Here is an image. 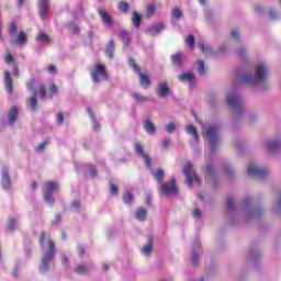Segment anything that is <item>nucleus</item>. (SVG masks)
Here are the masks:
<instances>
[{
	"mask_svg": "<svg viewBox=\"0 0 281 281\" xmlns=\"http://www.w3.org/2000/svg\"><path fill=\"white\" fill-rule=\"evenodd\" d=\"M267 75H268L267 65L260 64L257 67L256 76L251 74H246L243 77V82H248L249 85H258V82H263V80L267 79Z\"/></svg>",
	"mask_w": 281,
	"mask_h": 281,
	"instance_id": "f257e3e1",
	"label": "nucleus"
},
{
	"mask_svg": "<svg viewBox=\"0 0 281 281\" xmlns=\"http://www.w3.org/2000/svg\"><path fill=\"white\" fill-rule=\"evenodd\" d=\"M55 254H56V243L54 241V239H48V247L42 258V263L40 266V273H45L47 269H49V261L53 260Z\"/></svg>",
	"mask_w": 281,
	"mask_h": 281,
	"instance_id": "f03ea898",
	"label": "nucleus"
},
{
	"mask_svg": "<svg viewBox=\"0 0 281 281\" xmlns=\"http://www.w3.org/2000/svg\"><path fill=\"white\" fill-rule=\"evenodd\" d=\"M130 66L135 71V74H138L139 76V85L143 89H150L153 82L150 81V77L142 72V68L137 65V61H135L134 58H130L128 60Z\"/></svg>",
	"mask_w": 281,
	"mask_h": 281,
	"instance_id": "7ed1b4c3",
	"label": "nucleus"
},
{
	"mask_svg": "<svg viewBox=\"0 0 281 281\" xmlns=\"http://www.w3.org/2000/svg\"><path fill=\"white\" fill-rule=\"evenodd\" d=\"M183 175L187 179V184L189 186V188H192L193 183H198L200 186L201 178H199L196 171H194L192 162H188L187 165H184Z\"/></svg>",
	"mask_w": 281,
	"mask_h": 281,
	"instance_id": "20e7f679",
	"label": "nucleus"
},
{
	"mask_svg": "<svg viewBox=\"0 0 281 281\" xmlns=\"http://www.w3.org/2000/svg\"><path fill=\"white\" fill-rule=\"evenodd\" d=\"M93 82H102L109 80V72H106V67L102 64H98L90 71Z\"/></svg>",
	"mask_w": 281,
	"mask_h": 281,
	"instance_id": "39448f33",
	"label": "nucleus"
},
{
	"mask_svg": "<svg viewBox=\"0 0 281 281\" xmlns=\"http://www.w3.org/2000/svg\"><path fill=\"white\" fill-rule=\"evenodd\" d=\"M160 194L166 196L179 194V188L177 187V179L171 178L169 182H161L159 187Z\"/></svg>",
	"mask_w": 281,
	"mask_h": 281,
	"instance_id": "423d86ee",
	"label": "nucleus"
},
{
	"mask_svg": "<svg viewBox=\"0 0 281 281\" xmlns=\"http://www.w3.org/2000/svg\"><path fill=\"white\" fill-rule=\"evenodd\" d=\"M204 136L210 142L211 153H216L218 146V127L211 126L205 130Z\"/></svg>",
	"mask_w": 281,
	"mask_h": 281,
	"instance_id": "0eeeda50",
	"label": "nucleus"
},
{
	"mask_svg": "<svg viewBox=\"0 0 281 281\" xmlns=\"http://www.w3.org/2000/svg\"><path fill=\"white\" fill-rule=\"evenodd\" d=\"M58 190V183L56 181H47L44 184V200L48 205H54V192Z\"/></svg>",
	"mask_w": 281,
	"mask_h": 281,
	"instance_id": "6e6552de",
	"label": "nucleus"
},
{
	"mask_svg": "<svg viewBox=\"0 0 281 281\" xmlns=\"http://www.w3.org/2000/svg\"><path fill=\"white\" fill-rule=\"evenodd\" d=\"M226 102L233 109L234 113H243V103L238 95L234 93L227 94Z\"/></svg>",
	"mask_w": 281,
	"mask_h": 281,
	"instance_id": "1a4fd4ad",
	"label": "nucleus"
},
{
	"mask_svg": "<svg viewBox=\"0 0 281 281\" xmlns=\"http://www.w3.org/2000/svg\"><path fill=\"white\" fill-rule=\"evenodd\" d=\"M247 172L250 175V177H258L259 179H262V177H267V175H269V170L256 165H249Z\"/></svg>",
	"mask_w": 281,
	"mask_h": 281,
	"instance_id": "9d476101",
	"label": "nucleus"
},
{
	"mask_svg": "<svg viewBox=\"0 0 281 281\" xmlns=\"http://www.w3.org/2000/svg\"><path fill=\"white\" fill-rule=\"evenodd\" d=\"M134 150L136 155H138V157H143L145 166H147V168H150V156L144 153V145H142V143H135Z\"/></svg>",
	"mask_w": 281,
	"mask_h": 281,
	"instance_id": "9b49d317",
	"label": "nucleus"
},
{
	"mask_svg": "<svg viewBox=\"0 0 281 281\" xmlns=\"http://www.w3.org/2000/svg\"><path fill=\"white\" fill-rule=\"evenodd\" d=\"M38 10L40 18L42 19V21H45V19H47V12H49V0H40Z\"/></svg>",
	"mask_w": 281,
	"mask_h": 281,
	"instance_id": "f8f14e48",
	"label": "nucleus"
},
{
	"mask_svg": "<svg viewBox=\"0 0 281 281\" xmlns=\"http://www.w3.org/2000/svg\"><path fill=\"white\" fill-rule=\"evenodd\" d=\"M2 178H1V184L4 190H10L12 188V181L10 180V172L8 171V168H3L1 171Z\"/></svg>",
	"mask_w": 281,
	"mask_h": 281,
	"instance_id": "ddd939ff",
	"label": "nucleus"
},
{
	"mask_svg": "<svg viewBox=\"0 0 281 281\" xmlns=\"http://www.w3.org/2000/svg\"><path fill=\"white\" fill-rule=\"evenodd\" d=\"M3 76L8 93H14V81L12 80V75H10V71L4 70Z\"/></svg>",
	"mask_w": 281,
	"mask_h": 281,
	"instance_id": "4468645a",
	"label": "nucleus"
},
{
	"mask_svg": "<svg viewBox=\"0 0 281 281\" xmlns=\"http://www.w3.org/2000/svg\"><path fill=\"white\" fill-rule=\"evenodd\" d=\"M156 93H157L158 98H166V95H169L170 88L168 87V83H166V81L158 83Z\"/></svg>",
	"mask_w": 281,
	"mask_h": 281,
	"instance_id": "2eb2a0df",
	"label": "nucleus"
},
{
	"mask_svg": "<svg viewBox=\"0 0 281 281\" xmlns=\"http://www.w3.org/2000/svg\"><path fill=\"white\" fill-rule=\"evenodd\" d=\"M98 14L103 21L104 25H108V27L113 26V18H111L106 11L98 9Z\"/></svg>",
	"mask_w": 281,
	"mask_h": 281,
	"instance_id": "dca6fc26",
	"label": "nucleus"
},
{
	"mask_svg": "<svg viewBox=\"0 0 281 281\" xmlns=\"http://www.w3.org/2000/svg\"><path fill=\"white\" fill-rule=\"evenodd\" d=\"M114 54H115V41L110 40L105 48V55L108 56V58L112 60V58H114Z\"/></svg>",
	"mask_w": 281,
	"mask_h": 281,
	"instance_id": "f3484780",
	"label": "nucleus"
},
{
	"mask_svg": "<svg viewBox=\"0 0 281 281\" xmlns=\"http://www.w3.org/2000/svg\"><path fill=\"white\" fill-rule=\"evenodd\" d=\"M16 117H19V109L16 105H13L9 111V124H14Z\"/></svg>",
	"mask_w": 281,
	"mask_h": 281,
	"instance_id": "a211bd4d",
	"label": "nucleus"
},
{
	"mask_svg": "<svg viewBox=\"0 0 281 281\" xmlns=\"http://www.w3.org/2000/svg\"><path fill=\"white\" fill-rule=\"evenodd\" d=\"M171 63L175 67H183V56L181 53H177L171 56Z\"/></svg>",
	"mask_w": 281,
	"mask_h": 281,
	"instance_id": "6ab92c4d",
	"label": "nucleus"
},
{
	"mask_svg": "<svg viewBox=\"0 0 281 281\" xmlns=\"http://www.w3.org/2000/svg\"><path fill=\"white\" fill-rule=\"evenodd\" d=\"M144 130L149 135H155V132L157 131V127H155V124L150 120H145Z\"/></svg>",
	"mask_w": 281,
	"mask_h": 281,
	"instance_id": "aec40b11",
	"label": "nucleus"
},
{
	"mask_svg": "<svg viewBox=\"0 0 281 281\" xmlns=\"http://www.w3.org/2000/svg\"><path fill=\"white\" fill-rule=\"evenodd\" d=\"M180 82H189L190 85H194V75L192 72H184L179 76Z\"/></svg>",
	"mask_w": 281,
	"mask_h": 281,
	"instance_id": "412c9836",
	"label": "nucleus"
},
{
	"mask_svg": "<svg viewBox=\"0 0 281 281\" xmlns=\"http://www.w3.org/2000/svg\"><path fill=\"white\" fill-rule=\"evenodd\" d=\"M165 27L164 23L156 24L148 30V34L149 36H155L156 34H159V32H162Z\"/></svg>",
	"mask_w": 281,
	"mask_h": 281,
	"instance_id": "4be33fe9",
	"label": "nucleus"
},
{
	"mask_svg": "<svg viewBox=\"0 0 281 281\" xmlns=\"http://www.w3.org/2000/svg\"><path fill=\"white\" fill-rule=\"evenodd\" d=\"M142 254H144V256H150V254H153V238L148 239L147 245H145L142 249H140Z\"/></svg>",
	"mask_w": 281,
	"mask_h": 281,
	"instance_id": "5701e85b",
	"label": "nucleus"
},
{
	"mask_svg": "<svg viewBox=\"0 0 281 281\" xmlns=\"http://www.w3.org/2000/svg\"><path fill=\"white\" fill-rule=\"evenodd\" d=\"M15 43L19 45H25L27 43V34H25L23 31H19Z\"/></svg>",
	"mask_w": 281,
	"mask_h": 281,
	"instance_id": "b1692460",
	"label": "nucleus"
},
{
	"mask_svg": "<svg viewBox=\"0 0 281 281\" xmlns=\"http://www.w3.org/2000/svg\"><path fill=\"white\" fill-rule=\"evenodd\" d=\"M154 179L158 181V183H164V178L166 177V173L162 171V169H157L156 171L153 172Z\"/></svg>",
	"mask_w": 281,
	"mask_h": 281,
	"instance_id": "393cba45",
	"label": "nucleus"
},
{
	"mask_svg": "<svg viewBox=\"0 0 281 281\" xmlns=\"http://www.w3.org/2000/svg\"><path fill=\"white\" fill-rule=\"evenodd\" d=\"M135 216L137 221H144L146 216H148V211H146L144 207H139L136 210Z\"/></svg>",
	"mask_w": 281,
	"mask_h": 281,
	"instance_id": "a878e982",
	"label": "nucleus"
},
{
	"mask_svg": "<svg viewBox=\"0 0 281 281\" xmlns=\"http://www.w3.org/2000/svg\"><path fill=\"white\" fill-rule=\"evenodd\" d=\"M186 131L189 135H193L195 142H199V133L196 132V127L194 125H187Z\"/></svg>",
	"mask_w": 281,
	"mask_h": 281,
	"instance_id": "bb28decb",
	"label": "nucleus"
},
{
	"mask_svg": "<svg viewBox=\"0 0 281 281\" xmlns=\"http://www.w3.org/2000/svg\"><path fill=\"white\" fill-rule=\"evenodd\" d=\"M119 36L124 45H128V43H131V34H128L126 31H120Z\"/></svg>",
	"mask_w": 281,
	"mask_h": 281,
	"instance_id": "cd10ccee",
	"label": "nucleus"
},
{
	"mask_svg": "<svg viewBox=\"0 0 281 281\" xmlns=\"http://www.w3.org/2000/svg\"><path fill=\"white\" fill-rule=\"evenodd\" d=\"M132 23L135 25V27H140L142 25V15L136 11L133 12Z\"/></svg>",
	"mask_w": 281,
	"mask_h": 281,
	"instance_id": "c85d7f7f",
	"label": "nucleus"
},
{
	"mask_svg": "<svg viewBox=\"0 0 281 281\" xmlns=\"http://www.w3.org/2000/svg\"><path fill=\"white\" fill-rule=\"evenodd\" d=\"M75 273H77L78 276H85V274L89 273V268L85 265H78L75 268Z\"/></svg>",
	"mask_w": 281,
	"mask_h": 281,
	"instance_id": "c756f323",
	"label": "nucleus"
},
{
	"mask_svg": "<svg viewBox=\"0 0 281 281\" xmlns=\"http://www.w3.org/2000/svg\"><path fill=\"white\" fill-rule=\"evenodd\" d=\"M19 31V26L16 22H11L8 29V34L12 37L16 36V32Z\"/></svg>",
	"mask_w": 281,
	"mask_h": 281,
	"instance_id": "7c9ffc66",
	"label": "nucleus"
},
{
	"mask_svg": "<svg viewBox=\"0 0 281 281\" xmlns=\"http://www.w3.org/2000/svg\"><path fill=\"white\" fill-rule=\"evenodd\" d=\"M120 12H123V14H126V12H128V10H131V4H128V2L126 1H121L119 2L117 5Z\"/></svg>",
	"mask_w": 281,
	"mask_h": 281,
	"instance_id": "2f4dec72",
	"label": "nucleus"
},
{
	"mask_svg": "<svg viewBox=\"0 0 281 281\" xmlns=\"http://www.w3.org/2000/svg\"><path fill=\"white\" fill-rule=\"evenodd\" d=\"M123 203L131 205V203H133V193L125 191L123 193Z\"/></svg>",
	"mask_w": 281,
	"mask_h": 281,
	"instance_id": "473e14b6",
	"label": "nucleus"
},
{
	"mask_svg": "<svg viewBox=\"0 0 281 281\" xmlns=\"http://www.w3.org/2000/svg\"><path fill=\"white\" fill-rule=\"evenodd\" d=\"M268 150L273 151L278 150L280 148V142L279 140H270L267 144Z\"/></svg>",
	"mask_w": 281,
	"mask_h": 281,
	"instance_id": "72a5a7b5",
	"label": "nucleus"
},
{
	"mask_svg": "<svg viewBox=\"0 0 281 281\" xmlns=\"http://www.w3.org/2000/svg\"><path fill=\"white\" fill-rule=\"evenodd\" d=\"M41 95V98H45L47 95V90L45 89V85H41L35 91V97Z\"/></svg>",
	"mask_w": 281,
	"mask_h": 281,
	"instance_id": "f704fd0d",
	"label": "nucleus"
},
{
	"mask_svg": "<svg viewBox=\"0 0 281 281\" xmlns=\"http://www.w3.org/2000/svg\"><path fill=\"white\" fill-rule=\"evenodd\" d=\"M16 229V220L11 217L8 223V232H14Z\"/></svg>",
	"mask_w": 281,
	"mask_h": 281,
	"instance_id": "c9c22d12",
	"label": "nucleus"
},
{
	"mask_svg": "<svg viewBox=\"0 0 281 281\" xmlns=\"http://www.w3.org/2000/svg\"><path fill=\"white\" fill-rule=\"evenodd\" d=\"M198 71L200 76H205V61L203 60L198 61Z\"/></svg>",
	"mask_w": 281,
	"mask_h": 281,
	"instance_id": "e433bc0d",
	"label": "nucleus"
},
{
	"mask_svg": "<svg viewBox=\"0 0 281 281\" xmlns=\"http://www.w3.org/2000/svg\"><path fill=\"white\" fill-rule=\"evenodd\" d=\"M30 106L33 111H36V108L38 106V101L36 100V95H33L29 99Z\"/></svg>",
	"mask_w": 281,
	"mask_h": 281,
	"instance_id": "4c0bfd02",
	"label": "nucleus"
},
{
	"mask_svg": "<svg viewBox=\"0 0 281 281\" xmlns=\"http://www.w3.org/2000/svg\"><path fill=\"white\" fill-rule=\"evenodd\" d=\"M58 93V87L56 85H52L49 87V93H48V98L49 100L54 99V94Z\"/></svg>",
	"mask_w": 281,
	"mask_h": 281,
	"instance_id": "58836bf2",
	"label": "nucleus"
},
{
	"mask_svg": "<svg viewBox=\"0 0 281 281\" xmlns=\"http://www.w3.org/2000/svg\"><path fill=\"white\" fill-rule=\"evenodd\" d=\"M186 43H187V45H189V47H191V49H193L194 43H195L194 35H192V34L188 35Z\"/></svg>",
	"mask_w": 281,
	"mask_h": 281,
	"instance_id": "ea45409f",
	"label": "nucleus"
},
{
	"mask_svg": "<svg viewBox=\"0 0 281 281\" xmlns=\"http://www.w3.org/2000/svg\"><path fill=\"white\" fill-rule=\"evenodd\" d=\"M199 49H201V52H203V54H210V52H212V48L206 46L205 47V43H199L198 44Z\"/></svg>",
	"mask_w": 281,
	"mask_h": 281,
	"instance_id": "a19ab883",
	"label": "nucleus"
},
{
	"mask_svg": "<svg viewBox=\"0 0 281 281\" xmlns=\"http://www.w3.org/2000/svg\"><path fill=\"white\" fill-rule=\"evenodd\" d=\"M37 41H45L46 43H52V38L46 33H40L37 35Z\"/></svg>",
	"mask_w": 281,
	"mask_h": 281,
	"instance_id": "79ce46f5",
	"label": "nucleus"
},
{
	"mask_svg": "<svg viewBox=\"0 0 281 281\" xmlns=\"http://www.w3.org/2000/svg\"><path fill=\"white\" fill-rule=\"evenodd\" d=\"M134 98V100H136L139 104H142L143 102H148L147 97L140 95V94H133L132 95Z\"/></svg>",
	"mask_w": 281,
	"mask_h": 281,
	"instance_id": "37998d69",
	"label": "nucleus"
},
{
	"mask_svg": "<svg viewBox=\"0 0 281 281\" xmlns=\"http://www.w3.org/2000/svg\"><path fill=\"white\" fill-rule=\"evenodd\" d=\"M172 16H173V19H181V16H183V12H181V9L176 7L172 10Z\"/></svg>",
	"mask_w": 281,
	"mask_h": 281,
	"instance_id": "c03bdc74",
	"label": "nucleus"
},
{
	"mask_svg": "<svg viewBox=\"0 0 281 281\" xmlns=\"http://www.w3.org/2000/svg\"><path fill=\"white\" fill-rule=\"evenodd\" d=\"M119 192L117 186H115V183L110 182V194H113V196H115Z\"/></svg>",
	"mask_w": 281,
	"mask_h": 281,
	"instance_id": "a18cd8bd",
	"label": "nucleus"
},
{
	"mask_svg": "<svg viewBox=\"0 0 281 281\" xmlns=\"http://www.w3.org/2000/svg\"><path fill=\"white\" fill-rule=\"evenodd\" d=\"M204 172L205 175H209V177H211L212 175H214V167L212 165H206L204 168Z\"/></svg>",
	"mask_w": 281,
	"mask_h": 281,
	"instance_id": "49530a36",
	"label": "nucleus"
},
{
	"mask_svg": "<svg viewBox=\"0 0 281 281\" xmlns=\"http://www.w3.org/2000/svg\"><path fill=\"white\" fill-rule=\"evenodd\" d=\"M156 10H157V8L155 7V4H149L147 7V16H153V14H155Z\"/></svg>",
	"mask_w": 281,
	"mask_h": 281,
	"instance_id": "de8ad7c7",
	"label": "nucleus"
},
{
	"mask_svg": "<svg viewBox=\"0 0 281 281\" xmlns=\"http://www.w3.org/2000/svg\"><path fill=\"white\" fill-rule=\"evenodd\" d=\"M234 205H235L234 199L227 198V200H226V207H227V210H229V211L234 210Z\"/></svg>",
	"mask_w": 281,
	"mask_h": 281,
	"instance_id": "09e8293b",
	"label": "nucleus"
},
{
	"mask_svg": "<svg viewBox=\"0 0 281 281\" xmlns=\"http://www.w3.org/2000/svg\"><path fill=\"white\" fill-rule=\"evenodd\" d=\"M56 122L58 125L63 124L65 122V115L61 112H58L56 115Z\"/></svg>",
	"mask_w": 281,
	"mask_h": 281,
	"instance_id": "8fccbe9b",
	"label": "nucleus"
},
{
	"mask_svg": "<svg viewBox=\"0 0 281 281\" xmlns=\"http://www.w3.org/2000/svg\"><path fill=\"white\" fill-rule=\"evenodd\" d=\"M47 237V234L45 232H42L40 235V247H45V238Z\"/></svg>",
	"mask_w": 281,
	"mask_h": 281,
	"instance_id": "3c124183",
	"label": "nucleus"
},
{
	"mask_svg": "<svg viewBox=\"0 0 281 281\" xmlns=\"http://www.w3.org/2000/svg\"><path fill=\"white\" fill-rule=\"evenodd\" d=\"M47 146V140L42 142L36 148V153H41L42 150H45V147Z\"/></svg>",
	"mask_w": 281,
	"mask_h": 281,
	"instance_id": "603ef678",
	"label": "nucleus"
},
{
	"mask_svg": "<svg viewBox=\"0 0 281 281\" xmlns=\"http://www.w3.org/2000/svg\"><path fill=\"white\" fill-rule=\"evenodd\" d=\"M4 61L7 63V65H12V63H14V57L12 56V54L5 55Z\"/></svg>",
	"mask_w": 281,
	"mask_h": 281,
	"instance_id": "864d4df0",
	"label": "nucleus"
},
{
	"mask_svg": "<svg viewBox=\"0 0 281 281\" xmlns=\"http://www.w3.org/2000/svg\"><path fill=\"white\" fill-rule=\"evenodd\" d=\"M166 131H167V133H172L173 131H177V126L175 125V123H169L166 126Z\"/></svg>",
	"mask_w": 281,
	"mask_h": 281,
	"instance_id": "5fc2aeb1",
	"label": "nucleus"
},
{
	"mask_svg": "<svg viewBox=\"0 0 281 281\" xmlns=\"http://www.w3.org/2000/svg\"><path fill=\"white\" fill-rule=\"evenodd\" d=\"M192 265L193 267H196L199 265V255H196V252L192 254Z\"/></svg>",
	"mask_w": 281,
	"mask_h": 281,
	"instance_id": "6e6d98bb",
	"label": "nucleus"
},
{
	"mask_svg": "<svg viewBox=\"0 0 281 281\" xmlns=\"http://www.w3.org/2000/svg\"><path fill=\"white\" fill-rule=\"evenodd\" d=\"M61 263L64 267H69V257H67V255L61 256Z\"/></svg>",
	"mask_w": 281,
	"mask_h": 281,
	"instance_id": "4d7b16f0",
	"label": "nucleus"
},
{
	"mask_svg": "<svg viewBox=\"0 0 281 281\" xmlns=\"http://www.w3.org/2000/svg\"><path fill=\"white\" fill-rule=\"evenodd\" d=\"M63 221V216L60 214H56L54 221L52 222V225H58Z\"/></svg>",
	"mask_w": 281,
	"mask_h": 281,
	"instance_id": "13d9d810",
	"label": "nucleus"
},
{
	"mask_svg": "<svg viewBox=\"0 0 281 281\" xmlns=\"http://www.w3.org/2000/svg\"><path fill=\"white\" fill-rule=\"evenodd\" d=\"M34 85H35L34 79H30V80L27 81V83H26V89H27L29 91H32V89H34Z\"/></svg>",
	"mask_w": 281,
	"mask_h": 281,
	"instance_id": "bf43d9fd",
	"label": "nucleus"
},
{
	"mask_svg": "<svg viewBox=\"0 0 281 281\" xmlns=\"http://www.w3.org/2000/svg\"><path fill=\"white\" fill-rule=\"evenodd\" d=\"M47 71L48 74H56L57 72L56 66L54 64L48 65Z\"/></svg>",
	"mask_w": 281,
	"mask_h": 281,
	"instance_id": "052dcab7",
	"label": "nucleus"
},
{
	"mask_svg": "<svg viewBox=\"0 0 281 281\" xmlns=\"http://www.w3.org/2000/svg\"><path fill=\"white\" fill-rule=\"evenodd\" d=\"M13 74L16 78L21 76V71L19 70V66L16 64H13Z\"/></svg>",
	"mask_w": 281,
	"mask_h": 281,
	"instance_id": "680f3d73",
	"label": "nucleus"
},
{
	"mask_svg": "<svg viewBox=\"0 0 281 281\" xmlns=\"http://www.w3.org/2000/svg\"><path fill=\"white\" fill-rule=\"evenodd\" d=\"M87 113L91 117L92 122H95V115L93 114V110L91 108L87 109Z\"/></svg>",
	"mask_w": 281,
	"mask_h": 281,
	"instance_id": "e2e57ef3",
	"label": "nucleus"
},
{
	"mask_svg": "<svg viewBox=\"0 0 281 281\" xmlns=\"http://www.w3.org/2000/svg\"><path fill=\"white\" fill-rule=\"evenodd\" d=\"M279 210H281V193L279 196V204L273 207V212H278Z\"/></svg>",
	"mask_w": 281,
	"mask_h": 281,
	"instance_id": "0e129e2a",
	"label": "nucleus"
},
{
	"mask_svg": "<svg viewBox=\"0 0 281 281\" xmlns=\"http://www.w3.org/2000/svg\"><path fill=\"white\" fill-rule=\"evenodd\" d=\"M168 146H170V139L164 138L162 139V147L168 148Z\"/></svg>",
	"mask_w": 281,
	"mask_h": 281,
	"instance_id": "69168bd1",
	"label": "nucleus"
},
{
	"mask_svg": "<svg viewBox=\"0 0 281 281\" xmlns=\"http://www.w3.org/2000/svg\"><path fill=\"white\" fill-rule=\"evenodd\" d=\"M201 217V210H194L193 211V218H200Z\"/></svg>",
	"mask_w": 281,
	"mask_h": 281,
	"instance_id": "338daca9",
	"label": "nucleus"
},
{
	"mask_svg": "<svg viewBox=\"0 0 281 281\" xmlns=\"http://www.w3.org/2000/svg\"><path fill=\"white\" fill-rule=\"evenodd\" d=\"M79 256L82 257L86 254V250L82 246H78Z\"/></svg>",
	"mask_w": 281,
	"mask_h": 281,
	"instance_id": "774afa93",
	"label": "nucleus"
}]
</instances>
